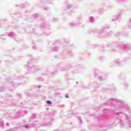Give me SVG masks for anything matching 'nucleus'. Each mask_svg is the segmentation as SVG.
<instances>
[{
    "label": "nucleus",
    "instance_id": "f257e3e1",
    "mask_svg": "<svg viewBox=\"0 0 131 131\" xmlns=\"http://www.w3.org/2000/svg\"><path fill=\"white\" fill-rule=\"evenodd\" d=\"M47 104H52V102H51L50 101H47Z\"/></svg>",
    "mask_w": 131,
    "mask_h": 131
},
{
    "label": "nucleus",
    "instance_id": "f03ea898",
    "mask_svg": "<svg viewBox=\"0 0 131 131\" xmlns=\"http://www.w3.org/2000/svg\"><path fill=\"white\" fill-rule=\"evenodd\" d=\"M66 98H68V96H66Z\"/></svg>",
    "mask_w": 131,
    "mask_h": 131
}]
</instances>
